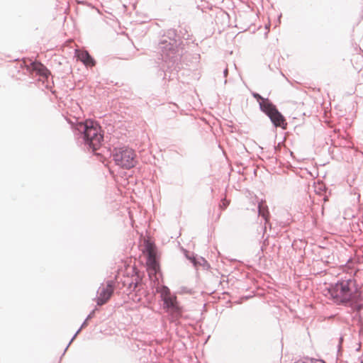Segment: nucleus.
<instances>
[{"label": "nucleus", "mask_w": 363, "mask_h": 363, "mask_svg": "<svg viewBox=\"0 0 363 363\" xmlns=\"http://www.w3.org/2000/svg\"><path fill=\"white\" fill-rule=\"evenodd\" d=\"M183 42L175 29L171 28L161 35L158 49L161 52L162 59L164 62L162 69L164 77L168 74L169 78H173L182 68L181 60L183 54Z\"/></svg>", "instance_id": "nucleus-1"}, {"label": "nucleus", "mask_w": 363, "mask_h": 363, "mask_svg": "<svg viewBox=\"0 0 363 363\" xmlns=\"http://www.w3.org/2000/svg\"><path fill=\"white\" fill-rule=\"evenodd\" d=\"M72 128L78 145L96 153L104 142V131L98 122L87 119L78 122Z\"/></svg>", "instance_id": "nucleus-2"}, {"label": "nucleus", "mask_w": 363, "mask_h": 363, "mask_svg": "<svg viewBox=\"0 0 363 363\" xmlns=\"http://www.w3.org/2000/svg\"><path fill=\"white\" fill-rule=\"evenodd\" d=\"M328 291L337 305L348 306L357 311L363 308L362 292L357 288L355 280L349 279L338 281L331 284Z\"/></svg>", "instance_id": "nucleus-3"}, {"label": "nucleus", "mask_w": 363, "mask_h": 363, "mask_svg": "<svg viewBox=\"0 0 363 363\" xmlns=\"http://www.w3.org/2000/svg\"><path fill=\"white\" fill-rule=\"evenodd\" d=\"M252 96L259 102V109L269 117L274 127L286 128L285 117L268 98H264L256 92L252 93Z\"/></svg>", "instance_id": "nucleus-4"}, {"label": "nucleus", "mask_w": 363, "mask_h": 363, "mask_svg": "<svg viewBox=\"0 0 363 363\" xmlns=\"http://www.w3.org/2000/svg\"><path fill=\"white\" fill-rule=\"evenodd\" d=\"M111 156L116 165L125 169L134 167L138 162L135 151L127 147H114Z\"/></svg>", "instance_id": "nucleus-5"}, {"label": "nucleus", "mask_w": 363, "mask_h": 363, "mask_svg": "<svg viewBox=\"0 0 363 363\" xmlns=\"http://www.w3.org/2000/svg\"><path fill=\"white\" fill-rule=\"evenodd\" d=\"M21 67H26L28 71L36 72L37 74L48 79L50 75V72L42 63L31 60H23L19 62Z\"/></svg>", "instance_id": "nucleus-6"}, {"label": "nucleus", "mask_w": 363, "mask_h": 363, "mask_svg": "<svg viewBox=\"0 0 363 363\" xmlns=\"http://www.w3.org/2000/svg\"><path fill=\"white\" fill-rule=\"evenodd\" d=\"M114 291V282L109 280L106 282V285L104 286L101 284V286L97 291V300L96 303L98 306H102L105 304L111 297Z\"/></svg>", "instance_id": "nucleus-7"}, {"label": "nucleus", "mask_w": 363, "mask_h": 363, "mask_svg": "<svg viewBox=\"0 0 363 363\" xmlns=\"http://www.w3.org/2000/svg\"><path fill=\"white\" fill-rule=\"evenodd\" d=\"M169 316L171 322L177 323L182 315V308L177 301L163 308Z\"/></svg>", "instance_id": "nucleus-8"}, {"label": "nucleus", "mask_w": 363, "mask_h": 363, "mask_svg": "<svg viewBox=\"0 0 363 363\" xmlns=\"http://www.w3.org/2000/svg\"><path fill=\"white\" fill-rule=\"evenodd\" d=\"M156 291L160 294V298L163 302V308L177 301V296L172 295L169 289L165 285L157 287Z\"/></svg>", "instance_id": "nucleus-9"}, {"label": "nucleus", "mask_w": 363, "mask_h": 363, "mask_svg": "<svg viewBox=\"0 0 363 363\" xmlns=\"http://www.w3.org/2000/svg\"><path fill=\"white\" fill-rule=\"evenodd\" d=\"M120 282L123 286H127V291L130 293L135 291L141 284V279L137 275L132 277H124L121 279Z\"/></svg>", "instance_id": "nucleus-10"}, {"label": "nucleus", "mask_w": 363, "mask_h": 363, "mask_svg": "<svg viewBox=\"0 0 363 363\" xmlns=\"http://www.w3.org/2000/svg\"><path fill=\"white\" fill-rule=\"evenodd\" d=\"M78 58L86 67H91L94 66L96 64L94 59L90 55V54L86 50L82 51L79 54Z\"/></svg>", "instance_id": "nucleus-11"}, {"label": "nucleus", "mask_w": 363, "mask_h": 363, "mask_svg": "<svg viewBox=\"0 0 363 363\" xmlns=\"http://www.w3.org/2000/svg\"><path fill=\"white\" fill-rule=\"evenodd\" d=\"M258 214L259 216H262L264 219L265 227L267 225H269V228H272V223H271L269 220V213L268 211V207L262 202H260L258 204Z\"/></svg>", "instance_id": "nucleus-12"}, {"label": "nucleus", "mask_w": 363, "mask_h": 363, "mask_svg": "<svg viewBox=\"0 0 363 363\" xmlns=\"http://www.w3.org/2000/svg\"><path fill=\"white\" fill-rule=\"evenodd\" d=\"M192 264L194 267H197L199 265H204L205 264H207V262L201 257H198L197 256L192 255Z\"/></svg>", "instance_id": "nucleus-13"}, {"label": "nucleus", "mask_w": 363, "mask_h": 363, "mask_svg": "<svg viewBox=\"0 0 363 363\" xmlns=\"http://www.w3.org/2000/svg\"><path fill=\"white\" fill-rule=\"evenodd\" d=\"M178 35H180L181 37V40L183 42V39L184 40H188L189 38V36L190 35L188 33V30H186V28H181L180 30H179V33H178Z\"/></svg>", "instance_id": "nucleus-14"}, {"label": "nucleus", "mask_w": 363, "mask_h": 363, "mask_svg": "<svg viewBox=\"0 0 363 363\" xmlns=\"http://www.w3.org/2000/svg\"><path fill=\"white\" fill-rule=\"evenodd\" d=\"M229 205V201H227L226 199H223L221 201V204L220 205V208L225 209L228 207V206Z\"/></svg>", "instance_id": "nucleus-15"}, {"label": "nucleus", "mask_w": 363, "mask_h": 363, "mask_svg": "<svg viewBox=\"0 0 363 363\" xmlns=\"http://www.w3.org/2000/svg\"><path fill=\"white\" fill-rule=\"evenodd\" d=\"M185 257L186 259L191 261L192 263V255H194V253H190L189 251H185L184 252Z\"/></svg>", "instance_id": "nucleus-16"}, {"label": "nucleus", "mask_w": 363, "mask_h": 363, "mask_svg": "<svg viewBox=\"0 0 363 363\" xmlns=\"http://www.w3.org/2000/svg\"><path fill=\"white\" fill-rule=\"evenodd\" d=\"M77 334L75 333L73 337H72V339L70 340L69 342L68 343V345H67V347H65V350H64V352L62 354V355L65 354V352L67 351V350L68 349L69 346L70 345V344L72 342V341L75 339V337H77Z\"/></svg>", "instance_id": "nucleus-17"}, {"label": "nucleus", "mask_w": 363, "mask_h": 363, "mask_svg": "<svg viewBox=\"0 0 363 363\" xmlns=\"http://www.w3.org/2000/svg\"><path fill=\"white\" fill-rule=\"evenodd\" d=\"M182 291L183 293H185V294H191L192 293V289H187L186 287H182Z\"/></svg>", "instance_id": "nucleus-18"}, {"label": "nucleus", "mask_w": 363, "mask_h": 363, "mask_svg": "<svg viewBox=\"0 0 363 363\" xmlns=\"http://www.w3.org/2000/svg\"><path fill=\"white\" fill-rule=\"evenodd\" d=\"M94 313H95V311H94V310H93V311H91V312L88 315H87V317H86V320H89V319L92 318L94 317Z\"/></svg>", "instance_id": "nucleus-19"}, {"label": "nucleus", "mask_w": 363, "mask_h": 363, "mask_svg": "<svg viewBox=\"0 0 363 363\" xmlns=\"http://www.w3.org/2000/svg\"><path fill=\"white\" fill-rule=\"evenodd\" d=\"M89 320H86V318L84 320V321L82 323L81 325V328H83L87 325V322Z\"/></svg>", "instance_id": "nucleus-20"}, {"label": "nucleus", "mask_w": 363, "mask_h": 363, "mask_svg": "<svg viewBox=\"0 0 363 363\" xmlns=\"http://www.w3.org/2000/svg\"><path fill=\"white\" fill-rule=\"evenodd\" d=\"M228 68H225L224 70H223V76L225 77H226L228 76Z\"/></svg>", "instance_id": "nucleus-21"}, {"label": "nucleus", "mask_w": 363, "mask_h": 363, "mask_svg": "<svg viewBox=\"0 0 363 363\" xmlns=\"http://www.w3.org/2000/svg\"><path fill=\"white\" fill-rule=\"evenodd\" d=\"M281 144L279 143L277 146H274V150L276 152L279 148H280Z\"/></svg>", "instance_id": "nucleus-22"}, {"label": "nucleus", "mask_w": 363, "mask_h": 363, "mask_svg": "<svg viewBox=\"0 0 363 363\" xmlns=\"http://www.w3.org/2000/svg\"><path fill=\"white\" fill-rule=\"evenodd\" d=\"M82 328H81V327L77 330V332L75 333L77 335H78L79 333V332L81 331Z\"/></svg>", "instance_id": "nucleus-23"}]
</instances>
